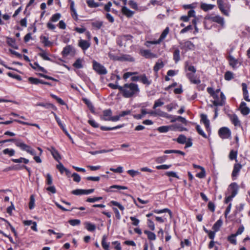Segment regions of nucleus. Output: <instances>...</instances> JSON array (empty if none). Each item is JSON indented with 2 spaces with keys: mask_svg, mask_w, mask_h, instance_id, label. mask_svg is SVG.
<instances>
[{
  "mask_svg": "<svg viewBox=\"0 0 250 250\" xmlns=\"http://www.w3.org/2000/svg\"><path fill=\"white\" fill-rule=\"evenodd\" d=\"M124 97L128 98L137 96L140 92L137 84L131 83H125L122 86L121 92Z\"/></svg>",
  "mask_w": 250,
  "mask_h": 250,
  "instance_id": "obj_1",
  "label": "nucleus"
},
{
  "mask_svg": "<svg viewBox=\"0 0 250 250\" xmlns=\"http://www.w3.org/2000/svg\"><path fill=\"white\" fill-rule=\"evenodd\" d=\"M15 144L17 146L20 147L22 150L26 151L32 155H36L35 150L29 146L21 142H17Z\"/></svg>",
  "mask_w": 250,
  "mask_h": 250,
  "instance_id": "obj_2",
  "label": "nucleus"
},
{
  "mask_svg": "<svg viewBox=\"0 0 250 250\" xmlns=\"http://www.w3.org/2000/svg\"><path fill=\"white\" fill-rule=\"evenodd\" d=\"M218 134L223 139H228L230 137L231 131L228 127H223L219 129Z\"/></svg>",
  "mask_w": 250,
  "mask_h": 250,
  "instance_id": "obj_3",
  "label": "nucleus"
},
{
  "mask_svg": "<svg viewBox=\"0 0 250 250\" xmlns=\"http://www.w3.org/2000/svg\"><path fill=\"white\" fill-rule=\"evenodd\" d=\"M93 67L94 70L99 74L104 75L107 73V71L105 67L96 61L93 62Z\"/></svg>",
  "mask_w": 250,
  "mask_h": 250,
  "instance_id": "obj_4",
  "label": "nucleus"
},
{
  "mask_svg": "<svg viewBox=\"0 0 250 250\" xmlns=\"http://www.w3.org/2000/svg\"><path fill=\"white\" fill-rule=\"evenodd\" d=\"M140 54L146 59H151L157 58V55L152 53L149 50L141 49L140 51Z\"/></svg>",
  "mask_w": 250,
  "mask_h": 250,
  "instance_id": "obj_5",
  "label": "nucleus"
},
{
  "mask_svg": "<svg viewBox=\"0 0 250 250\" xmlns=\"http://www.w3.org/2000/svg\"><path fill=\"white\" fill-rule=\"evenodd\" d=\"M238 186L236 183H231L229 187L228 190L232 196H235L238 193Z\"/></svg>",
  "mask_w": 250,
  "mask_h": 250,
  "instance_id": "obj_6",
  "label": "nucleus"
},
{
  "mask_svg": "<svg viewBox=\"0 0 250 250\" xmlns=\"http://www.w3.org/2000/svg\"><path fill=\"white\" fill-rule=\"evenodd\" d=\"M47 150L49 151L53 158L59 163L60 162V160L61 159V156L57 150H56L55 147L53 146H51L50 148H47Z\"/></svg>",
  "mask_w": 250,
  "mask_h": 250,
  "instance_id": "obj_7",
  "label": "nucleus"
},
{
  "mask_svg": "<svg viewBox=\"0 0 250 250\" xmlns=\"http://www.w3.org/2000/svg\"><path fill=\"white\" fill-rule=\"evenodd\" d=\"M187 77L189 79L190 82L192 83L198 84L201 83V81L197 78L194 75L191 73H188L187 74Z\"/></svg>",
  "mask_w": 250,
  "mask_h": 250,
  "instance_id": "obj_8",
  "label": "nucleus"
},
{
  "mask_svg": "<svg viewBox=\"0 0 250 250\" xmlns=\"http://www.w3.org/2000/svg\"><path fill=\"white\" fill-rule=\"evenodd\" d=\"M239 108L241 113L244 115L249 114L250 112V108L247 106L246 103L244 102H241Z\"/></svg>",
  "mask_w": 250,
  "mask_h": 250,
  "instance_id": "obj_9",
  "label": "nucleus"
},
{
  "mask_svg": "<svg viewBox=\"0 0 250 250\" xmlns=\"http://www.w3.org/2000/svg\"><path fill=\"white\" fill-rule=\"evenodd\" d=\"M180 43L182 45L181 49L185 50H192L194 48V45L190 41H187L183 43Z\"/></svg>",
  "mask_w": 250,
  "mask_h": 250,
  "instance_id": "obj_10",
  "label": "nucleus"
},
{
  "mask_svg": "<svg viewBox=\"0 0 250 250\" xmlns=\"http://www.w3.org/2000/svg\"><path fill=\"white\" fill-rule=\"evenodd\" d=\"M242 167V166L240 164H235L233 167V169L231 174L233 178H236L238 175L239 171Z\"/></svg>",
  "mask_w": 250,
  "mask_h": 250,
  "instance_id": "obj_11",
  "label": "nucleus"
},
{
  "mask_svg": "<svg viewBox=\"0 0 250 250\" xmlns=\"http://www.w3.org/2000/svg\"><path fill=\"white\" fill-rule=\"evenodd\" d=\"M242 87L244 99L247 102H250V99L249 98L247 84L246 83H242Z\"/></svg>",
  "mask_w": 250,
  "mask_h": 250,
  "instance_id": "obj_12",
  "label": "nucleus"
},
{
  "mask_svg": "<svg viewBox=\"0 0 250 250\" xmlns=\"http://www.w3.org/2000/svg\"><path fill=\"white\" fill-rule=\"evenodd\" d=\"M221 100H214L213 102V105L215 106H222L225 104V96L224 94L221 92L220 94Z\"/></svg>",
  "mask_w": 250,
  "mask_h": 250,
  "instance_id": "obj_13",
  "label": "nucleus"
},
{
  "mask_svg": "<svg viewBox=\"0 0 250 250\" xmlns=\"http://www.w3.org/2000/svg\"><path fill=\"white\" fill-rule=\"evenodd\" d=\"M79 45L83 50H85L89 47L90 43L85 40H81L79 41Z\"/></svg>",
  "mask_w": 250,
  "mask_h": 250,
  "instance_id": "obj_14",
  "label": "nucleus"
},
{
  "mask_svg": "<svg viewBox=\"0 0 250 250\" xmlns=\"http://www.w3.org/2000/svg\"><path fill=\"white\" fill-rule=\"evenodd\" d=\"M217 4L219 7V9L221 11V12L225 15L228 16L229 13L226 10L224 6L223 1V0H217Z\"/></svg>",
  "mask_w": 250,
  "mask_h": 250,
  "instance_id": "obj_15",
  "label": "nucleus"
},
{
  "mask_svg": "<svg viewBox=\"0 0 250 250\" xmlns=\"http://www.w3.org/2000/svg\"><path fill=\"white\" fill-rule=\"evenodd\" d=\"M229 65L233 68H235L238 64V60L235 59L233 56L229 55L228 57Z\"/></svg>",
  "mask_w": 250,
  "mask_h": 250,
  "instance_id": "obj_16",
  "label": "nucleus"
},
{
  "mask_svg": "<svg viewBox=\"0 0 250 250\" xmlns=\"http://www.w3.org/2000/svg\"><path fill=\"white\" fill-rule=\"evenodd\" d=\"M210 19L213 21L217 22L221 25H223L224 24V18L219 16H215L211 17Z\"/></svg>",
  "mask_w": 250,
  "mask_h": 250,
  "instance_id": "obj_17",
  "label": "nucleus"
},
{
  "mask_svg": "<svg viewBox=\"0 0 250 250\" xmlns=\"http://www.w3.org/2000/svg\"><path fill=\"white\" fill-rule=\"evenodd\" d=\"M40 39L41 42L44 44L45 46H49L52 44V42L49 41V39L47 37L41 36L40 37Z\"/></svg>",
  "mask_w": 250,
  "mask_h": 250,
  "instance_id": "obj_18",
  "label": "nucleus"
},
{
  "mask_svg": "<svg viewBox=\"0 0 250 250\" xmlns=\"http://www.w3.org/2000/svg\"><path fill=\"white\" fill-rule=\"evenodd\" d=\"M123 14L127 17H131L134 14V12L131 11L125 6H123L122 9Z\"/></svg>",
  "mask_w": 250,
  "mask_h": 250,
  "instance_id": "obj_19",
  "label": "nucleus"
},
{
  "mask_svg": "<svg viewBox=\"0 0 250 250\" xmlns=\"http://www.w3.org/2000/svg\"><path fill=\"white\" fill-rule=\"evenodd\" d=\"M214 7V5L202 3L200 5L201 8L204 11H208L212 9Z\"/></svg>",
  "mask_w": 250,
  "mask_h": 250,
  "instance_id": "obj_20",
  "label": "nucleus"
},
{
  "mask_svg": "<svg viewBox=\"0 0 250 250\" xmlns=\"http://www.w3.org/2000/svg\"><path fill=\"white\" fill-rule=\"evenodd\" d=\"M164 66V64L162 61L159 60L154 65L153 70L155 72H157L161 68H163Z\"/></svg>",
  "mask_w": 250,
  "mask_h": 250,
  "instance_id": "obj_21",
  "label": "nucleus"
},
{
  "mask_svg": "<svg viewBox=\"0 0 250 250\" xmlns=\"http://www.w3.org/2000/svg\"><path fill=\"white\" fill-rule=\"evenodd\" d=\"M223 224L222 219H220L213 225L212 229L214 231H218Z\"/></svg>",
  "mask_w": 250,
  "mask_h": 250,
  "instance_id": "obj_22",
  "label": "nucleus"
},
{
  "mask_svg": "<svg viewBox=\"0 0 250 250\" xmlns=\"http://www.w3.org/2000/svg\"><path fill=\"white\" fill-rule=\"evenodd\" d=\"M230 120L232 124L235 126H240V121L238 119V117L235 114H234L232 115L230 117Z\"/></svg>",
  "mask_w": 250,
  "mask_h": 250,
  "instance_id": "obj_23",
  "label": "nucleus"
},
{
  "mask_svg": "<svg viewBox=\"0 0 250 250\" xmlns=\"http://www.w3.org/2000/svg\"><path fill=\"white\" fill-rule=\"evenodd\" d=\"M112 111L110 109L105 110L103 111V118L102 119L106 121V119L111 118Z\"/></svg>",
  "mask_w": 250,
  "mask_h": 250,
  "instance_id": "obj_24",
  "label": "nucleus"
},
{
  "mask_svg": "<svg viewBox=\"0 0 250 250\" xmlns=\"http://www.w3.org/2000/svg\"><path fill=\"white\" fill-rule=\"evenodd\" d=\"M123 126H124V125H117V126H116L114 127H106V126H101L100 127V128L102 130H103V131H108V130L116 129L118 128H120Z\"/></svg>",
  "mask_w": 250,
  "mask_h": 250,
  "instance_id": "obj_25",
  "label": "nucleus"
},
{
  "mask_svg": "<svg viewBox=\"0 0 250 250\" xmlns=\"http://www.w3.org/2000/svg\"><path fill=\"white\" fill-rule=\"evenodd\" d=\"M201 121L205 124L207 128H208L209 126V121L208 119L207 115L205 114L201 115Z\"/></svg>",
  "mask_w": 250,
  "mask_h": 250,
  "instance_id": "obj_26",
  "label": "nucleus"
},
{
  "mask_svg": "<svg viewBox=\"0 0 250 250\" xmlns=\"http://www.w3.org/2000/svg\"><path fill=\"white\" fill-rule=\"evenodd\" d=\"M85 228L89 231H93L96 229V226L90 222L85 223Z\"/></svg>",
  "mask_w": 250,
  "mask_h": 250,
  "instance_id": "obj_27",
  "label": "nucleus"
},
{
  "mask_svg": "<svg viewBox=\"0 0 250 250\" xmlns=\"http://www.w3.org/2000/svg\"><path fill=\"white\" fill-rule=\"evenodd\" d=\"M146 114H147V112L146 111V109H142L141 114L133 115V116L135 119L139 120V119H141Z\"/></svg>",
  "mask_w": 250,
  "mask_h": 250,
  "instance_id": "obj_28",
  "label": "nucleus"
},
{
  "mask_svg": "<svg viewBox=\"0 0 250 250\" xmlns=\"http://www.w3.org/2000/svg\"><path fill=\"white\" fill-rule=\"evenodd\" d=\"M173 60L176 63L178 62L180 60V50L176 49L173 52Z\"/></svg>",
  "mask_w": 250,
  "mask_h": 250,
  "instance_id": "obj_29",
  "label": "nucleus"
},
{
  "mask_svg": "<svg viewBox=\"0 0 250 250\" xmlns=\"http://www.w3.org/2000/svg\"><path fill=\"white\" fill-rule=\"evenodd\" d=\"M144 233L147 235L148 239L150 240H155L156 239V235L154 233L146 230L144 231Z\"/></svg>",
  "mask_w": 250,
  "mask_h": 250,
  "instance_id": "obj_30",
  "label": "nucleus"
},
{
  "mask_svg": "<svg viewBox=\"0 0 250 250\" xmlns=\"http://www.w3.org/2000/svg\"><path fill=\"white\" fill-rule=\"evenodd\" d=\"M106 236L104 235L102 238V245L105 250H108L109 245V243L106 242Z\"/></svg>",
  "mask_w": 250,
  "mask_h": 250,
  "instance_id": "obj_31",
  "label": "nucleus"
},
{
  "mask_svg": "<svg viewBox=\"0 0 250 250\" xmlns=\"http://www.w3.org/2000/svg\"><path fill=\"white\" fill-rule=\"evenodd\" d=\"M86 3L88 6L91 8H96L100 6V4L97 2H95L92 0H87Z\"/></svg>",
  "mask_w": 250,
  "mask_h": 250,
  "instance_id": "obj_32",
  "label": "nucleus"
},
{
  "mask_svg": "<svg viewBox=\"0 0 250 250\" xmlns=\"http://www.w3.org/2000/svg\"><path fill=\"white\" fill-rule=\"evenodd\" d=\"M7 43L9 45L13 47L14 48L17 49L18 48L15 44V40L14 39L8 37L7 38Z\"/></svg>",
  "mask_w": 250,
  "mask_h": 250,
  "instance_id": "obj_33",
  "label": "nucleus"
},
{
  "mask_svg": "<svg viewBox=\"0 0 250 250\" xmlns=\"http://www.w3.org/2000/svg\"><path fill=\"white\" fill-rule=\"evenodd\" d=\"M14 121L18 122V123H20L21 124H22V125L34 126L37 127L39 129L40 128V127L39 125H38L37 124H30V123H27V122H25L21 121L18 120H14Z\"/></svg>",
  "mask_w": 250,
  "mask_h": 250,
  "instance_id": "obj_34",
  "label": "nucleus"
},
{
  "mask_svg": "<svg viewBox=\"0 0 250 250\" xmlns=\"http://www.w3.org/2000/svg\"><path fill=\"white\" fill-rule=\"evenodd\" d=\"M176 141L179 144H184L186 142L187 138L184 135H180L177 138Z\"/></svg>",
  "mask_w": 250,
  "mask_h": 250,
  "instance_id": "obj_35",
  "label": "nucleus"
},
{
  "mask_svg": "<svg viewBox=\"0 0 250 250\" xmlns=\"http://www.w3.org/2000/svg\"><path fill=\"white\" fill-rule=\"evenodd\" d=\"M140 80L144 84H146L147 85H149L151 83V82L148 81L147 77L145 75H143L140 76Z\"/></svg>",
  "mask_w": 250,
  "mask_h": 250,
  "instance_id": "obj_36",
  "label": "nucleus"
},
{
  "mask_svg": "<svg viewBox=\"0 0 250 250\" xmlns=\"http://www.w3.org/2000/svg\"><path fill=\"white\" fill-rule=\"evenodd\" d=\"M72 50V47L70 45H67L63 48L62 51L63 55L67 56Z\"/></svg>",
  "mask_w": 250,
  "mask_h": 250,
  "instance_id": "obj_37",
  "label": "nucleus"
},
{
  "mask_svg": "<svg viewBox=\"0 0 250 250\" xmlns=\"http://www.w3.org/2000/svg\"><path fill=\"white\" fill-rule=\"evenodd\" d=\"M236 237V235L234 234H231L230 236H228L227 238L228 240L232 244L236 245V240L235 237Z\"/></svg>",
  "mask_w": 250,
  "mask_h": 250,
  "instance_id": "obj_38",
  "label": "nucleus"
},
{
  "mask_svg": "<svg viewBox=\"0 0 250 250\" xmlns=\"http://www.w3.org/2000/svg\"><path fill=\"white\" fill-rule=\"evenodd\" d=\"M3 153L4 154H7L9 156H12L14 155L15 151L13 149L6 148L3 150Z\"/></svg>",
  "mask_w": 250,
  "mask_h": 250,
  "instance_id": "obj_39",
  "label": "nucleus"
},
{
  "mask_svg": "<svg viewBox=\"0 0 250 250\" xmlns=\"http://www.w3.org/2000/svg\"><path fill=\"white\" fill-rule=\"evenodd\" d=\"M168 32H169V28L168 27H167L163 31V32L161 34V36H160V38L159 39L161 42H162L163 40L165 39V38L166 37V36L168 34Z\"/></svg>",
  "mask_w": 250,
  "mask_h": 250,
  "instance_id": "obj_40",
  "label": "nucleus"
},
{
  "mask_svg": "<svg viewBox=\"0 0 250 250\" xmlns=\"http://www.w3.org/2000/svg\"><path fill=\"white\" fill-rule=\"evenodd\" d=\"M170 126H162L157 128V130L161 133H165L169 130Z\"/></svg>",
  "mask_w": 250,
  "mask_h": 250,
  "instance_id": "obj_41",
  "label": "nucleus"
},
{
  "mask_svg": "<svg viewBox=\"0 0 250 250\" xmlns=\"http://www.w3.org/2000/svg\"><path fill=\"white\" fill-rule=\"evenodd\" d=\"M117 81L116 82V84H113L112 83H110L108 84V86L112 89H119L120 92H121V89H122V86H120L117 84Z\"/></svg>",
  "mask_w": 250,
  "mask_h": 250,
  "instance_id": "obj_42",
  "label": "nucleus"
},
{
  "mask_svg": "<svg viewBox=\"0 0 250 250\" xmlns=\"http://www.w3.org/2000/svg\"><path fill=\"white\" fill-rule=\"evenodd\" d=\"M225 79L227 81H230L233 78V74L230 71H227L225 74Z\"/></svg>",
  "mask_w": 250,
  "mask_h": 250,
  "instance_id": "obj_43",
  "label": "nucleus"
},
{
  "mask_svg": "<svg viewBox=\"0 0 250 250\" xmlns=\"http://www.w3.org/2000/svg\"><path fill=\"white\" fill-rule=\"evenodd\" d=\"M40 49L42 51V52L39 53V55L44 60L50 61V59L48 57L47 54L42 49L40 48Z\"/></svg>",
  "mask_w": 250,
  "mask_h": 250,
  "instance_id": "obj_44",
  "label": "nucleus"
},
{
  "mask_svg": "<svg viewBox=\"0 0 250 250\" xmlns=\"http://www.w3.org/2000/svg\"><path fill=\"white\" fill-rule=\"evenodd\" d=\"M29 82L34 84H38L39 83H40L41 80L37 79V78H34L33 77H29L28 78Z\"/></svg>",
  "mask_w": 250,
  "mask_h": 250,
  "instance_id": "obj_45",
  "label": "nucleus"
},
{
  "mask_svg": "<svg viewBox=\"0 0 250 250\" xmlns=\"http://www.w3.org/2000/svg\"><path fill=\"white\" fill-rule=\"evenodd\" d=\"M110 204L113 206L118 207L122 211H123L125 209L124 207L117 201H111L110 202Z\"/></svg>",
  "mask_w": 250,
  "mask_h": 250,
  "instance_id": "obj_46",
  "label": "nucleus"
},
{
  "mask_svg": "<svg viewBox=\"0 0 250 250\" xmlns=\"http://www.w3.org/2000/svg\"><path fill=\"white\" fill-rule=\"evenodd\" d=\"M161 42L160 41L159 39H158L157 41H146L145 43V45L147 47H150V44H159Z\"/></svg>",
  "mask_w": 250,
  "mask_h": 250,
  "instance_id": "obj_47",
  "label": "nucleus"
},
{
  "mask_svg": "<svg viewBox=\"0 0 250 250\" xmlns=\"http://www.w3.org/2000/svg\"><path fill=\"white\" fill-rule=\"evenodd\" d=\"M61 17V15L60 13L55 14L51 17L50 21L52 22H56L60 19Z\"/></svg>",
  "mask_w": 250,
  "mask_h": 250,
  "instance_id": "obj_48",
  "label": "nucleus"
},
{
  "mask_svg": "<svg viewBox=\"0 0 250 250\" xmlns=\"http://www.w3.org/2000/svg\"><path fill=\"white\" fill-rule=\"evenodd\" d=\"M35 201L34 196L33 195H32L30 197V202L29 203V208L30 209H32L34 208Z\"/></svg>",
  "mask_w": 250,
  "mask_h": 250,
  "instance_id": "obj_49",
  "label": "nucleus"
},
{
  "mask_svg": "<svg viewBox=\"0 0 250 250\" xmlns=\"http://www.w3.org/2000/svg\"><path fill=\"white\" fill-rule=\"evenodd\" d=\"M153 212L156 213H163V212H167L169 213V214L170 215V217H171V215H172L171 211L168 208H165V209H163L162 210L156 209V210H154L153 211Z\"/></svg>",
  "mask_w": 250,
  "mask_h": 250,
  "instance_id": "obj_50",
  "label": "nucleus"
},
{
  "mask_svg": "<svg viewBox=\"0 0 250 250\" xmlns=\"http://www.w3.org/2000/svg\"><path fill=\"white\" fill-rule=\"evenodd\" d=\"M237 155V153L236 151L231 150L229 154V158L231 160L235 159L236 160V161L237 162V160H236Z\"/></svg>",
  "mask_w": 250,
  "mask_h": 250,
  "instance_id": "obj_51",
  "label": "nucleus"
},
{
  "mask_svg": "<svg viewBox=\"0 0 250 250\" xmlns=\"http://www.w3.org/2000/svg\"><path fill=\"white\" fill-rule=\"evenodd\" d=\"M57 168L62 174L65 172V170H66V168L61 162H59V164L57 165Z\"/></svg>",
  "mask_w": 250,
  "mask_h": 250,
  "instance_id": "obj_52",
  "label": "nucleus"
},
{
  "mask_svg": "<svg viewBox=\"0 0 250 250\" xmlns=\"http://www.w3.org/2000/svg\"><path fill=\"white\" fill-rule=\"evenodd\" d=\"M73 66L77 68H81L83 67V65L82 64V61L78 59L73 64Z\"/></svg>",
  "mask_w": 250,
  "mask_h": 250,
  "instance_id": "obj_53",
  "label": "nucleus"
},
{
  "mask_svg": "<svg viewBox=\"0 0 250 250\" xmlns=\"http://www.w3.org/2000/svg\"><path fill=\"white\" fill-rule=\"evenodd\" d=\"M103 199L102 197H97L93 198H88L86 200V202L89 203H94L99 200Z\"/></svg>",
  "mask_w": 250,
  "mask_h": 250,
  "instance_id": "obj_54",
  "label": "nucleus"
},
{
  "mask_svg": "<svg viewBox=\"0 0 250 250\" xmlns=\"http://www.w3.org/2000/svg\"><path fill=\"white\" fill-rule=\"evenodd\" d=\"M178 105L176 104L171 103L166 106V108L168 111H171L173 109H175Z\"/></svg>",
  "mask_w": 250,
  "mask_h": 250,
  "instance_id": "obj_55",
  "label": "nucleus"
},
{
  "mask_svg": "<svg viewBox=\"0 0 250 250\" xmlns=\"http://www.w3.org/2000/svg\"><path fill=\"white\" fill-rule=\"evenodd\" d=\"M36 106H41L44 107L46 108H52L53 107V105L51 104H44L42 103H38L36 104Z\"/></svg>",
  "mask_w": 250,
  "mask_h": 250,
  "instance_id": "obj_56",
  "label": "nucleus"
},
{
  "mask_svg": "<svg viewBox=\"0 0 250 250\" xmlns=\"http://www.w3.org/2000/svg\"><path fill=\"white\" fill-rule=\"evenodd\" d=\"M164 104L163 102H162L160 99H159L155 102L153 105V108L155 109L158 107L161 106Z\"/></svg>",
  "mask_w": 250,
  "mask_h": 250,
  "instance_id": "obj_57",
  "label": "nucleus"
},
{
  "mask_svg": "<svg viewBox=\"0 0 250 250\" xmlns=\"http://www.w3.org/2000/svg\"><path fill=\"white\" fill-rule=\"evenodd\" d=\"M68 222L71 225L74 226L76 225H79L80 224L81 221L79 219H72L69 220Z\"/></svg>",
  "mask_w": 250,
  "mask_h": 250,
  "instance_id": "obj_58",
  "label": "nucleus"
},
{
  "mask_svg": "<svg viewBox=\"0 0 250 250\" xmlns=\"http://www.w3.org/2000/svg\"><path fill=\"white\" fill-rule=\"evenodd\" d=\"M196 128V130H197L198 133L200 135H201L204 138H207V136H206V134L202 130V129L201 128L200 126L199 125H197Z\"/></svg>",
  "mask_w": 250,
  "mask_h": 250,
  "instance_id": "obj_59",
  "label": "nucleus"
},
{
  "mask_svg": "<svg viewBox=\"0 0 250 250\" xmlns=\"http://www.w3.org/2000/svg\"><path fill=\"white\" fill-rule=\"evenodd\" d=\"M166 175L168 177H175L177 179H179V176L177 175L176 172L174 171H167L166 172Z\"/></svg>",
  "mask_w": 250,
  "mask_h": 250,
  "instance_id": "obj_60",
  "label": "nucleus"
},
{
  "mask_svg": "<svg viewBox=\"0 0 250 250\" xmlns=\"http://www.w3.org/2000/svg\"><path fill=\"white\" fill-rule=\"evenodd\" d=\"M72 177L73 178V180L76 182H79L81 181V177L80 176L77 174V173H74L72 175Z\"/></svg>",
  "mask_w": 250,
  "mask_h": 250,
  "instance_id": "obj_61",
  "label": "nucleus"
},
{
  "mask_svg": "<svg viewBox=\"0 0 250 250\" xmlns=\"http://www.w3.org/2000/svg\"><path fill=\"white\" fill-rule=\"evenodd\" d=\"M92 25L93 27H95L97 29H99L103 25V22L102 21L93 22L92 23Z\"/></svg>",
  "mask_w": 250,
  "mask_h": 250,
  "instance_id": "obj_62",
  "label": "nucleus"
},
{
  "mask_svg": "<svg viewBox=\"0 0 250 250\" xmlns=\"http://www.w3.org/2000/svg\"><path fill=\"white\" fill-rule=\"evenodd\" d=\"M167 158V156L166 155H164L157 158L156 161L158 163H162L164 162L166 160Z\"/></svg>",
  "mask_w": 250,
  "mask_h": 250,
  "instance_id": "obj_63",
  "label": "nucleus"
},
{
  "mask_svg": "<svg viewBox=\"0 0 250 250\" xmlns=\"http://www.w3.org/2000/svg\"><path fill=\"white\" fill-rule=\"evenodd\" d=\"M130 220L132 221V224L133 226H137L138 225L140 221L139 219L136 218L135 217L131 216L130 217Z\"/></svg>",
  "mask_w": 250,
  "mask_h": 250,
  "instance_id": "obj_64",
  "label": "nucleus"
}]
</instances>
